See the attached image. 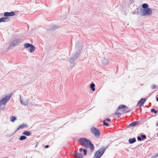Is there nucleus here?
Segmentation results:
<instances>
[{"instance_id":"obj_6","label":"nucleus","mask_w":158,"mask_h":158,"mask_svg":"<svg viewBox=\"0 0 158 158\" xmlns=\"http://www.w3.org/2000/svg\"><path fill=\"white\" fill-rule=\"evenodd\" d=\"M79 56V53L78 52H76L73 56H72L70 59V62L71 64H73L74 61Z\"/></svg>"},{"instance_id":"obj_40","label":"nucleus","mask_w":158,"mask_h":158,"mask_svg":"<svg viewBox=\"0 0 158 158\" xmlns=\"http://www.w3.org/2000/svg\"><path fill=\"white\" fill-rule=\"evenodd\" d=\"M157 156H158V153L157 154Z\"/></svg>"},{"instance_id":"obj_25","label":"nucleus","mask_w":158,"mask_h":158,"mask_svg":"<svg viewBox=\"0 0 158 158\" xmlns=\"http://www.w3.org/2000/svg\"><path fill=\"white\" fill-rule=\"evenodd\" d=\"M106 121H105V120H103V124L105 126H106L107 127L108 126H109V124L107 123H106Z\"/></svg>"},{"instance_id":"obj_23","label":"nucleus","mask_w":158,"mask_h":158,"mask_svg":"<svg viewBox=\"0 0 158 158\" xmlns=\"http://www.w3.org/2000/svg\"><path fill=\"white\" fill-rule=\"evenodd\" d=\"M10 119L11 121L14 122L16 119V117L14 116H12L10 117Z\"/></svg>"},{"instance_id":"obj_8","label":"nucleus","mask_w":158,"mask_h":158,"mask_svg":"<svg viewBox=\"0 0 158 158\" xmlns=\"http://www.w3.org/2000/svg\"><path fill=\"white\" fill-rule=\"evenodd\" d=\"M20 42V40L19 39H17L13 41L10 44V45L9 48H10L13 46H15L18 45V44Z\"/></svg>"},{"instance_id":"obj_32","label":"nucleus","mask_w":158,"mask_h":158,"mask_svg":"<svg viewBox=\"0 0 158 158\" xmlns=\"http://www.w3.org/2000/svg\"><path fill=\"white\" fill-rule=\"evenodd\" d=\"M105 121H106L109 122L110 121V119L109 118H106Z\"/></svg>"},{"instance_id":"obj_31","label":"nucleus","mask_w":158,"mask_h":158,"mask_svg":"<svg viewBox=\"0 0 158 158\" xmlns=\"http://www.w3.org/2000/svg\"><path fill=\"white\" fill-rule=\"evenodd\" d=\"M137 139H138V140L139 141H141L142 140H143L141 139V137L139 136H138L137 137Z\"/></svg>"},{"instance_id":"obj_11","label":"nucleus","mask_w":158,"mask_h":158,"mask_svg":"<svg viewBox=\"0 0 158 158\" xmlns=\"http://www.w3.org/2000/svg\"><path fill=\"white\" fill-rule=\"evenodd\" d=\"M73 155L75 158H82L83 157L82 155L79 153H73Z\"/></svg>"},{"instance_id":"obj_2","label":"nucleus","mask_w":158,"mask_h":158,"mask_svg":"<svg viewBox=\"0 0 158 158\" xmlns=\"http://www.w3.org/2000/svg\"><path fill=\"white\" fill-rule=\"evenodd\" d=\"M108 146L106 147L102 146L95 153L93 158H100L104 153Z\"/></svg>"},{"instance_id":"obj_18","label":"nucleus","mask_w":158,"mask_h":158,"mask_svg":"<svg viewBox=\"0 0 158 158\" xmlns=\"http://www.w3.org/2000/svg\"><path fill=\"white\" fill-rule=\"evenodd\" d=\"M58 27L55 25H52L51 27L49 29L51 30H54L58 28Z\"/></svg>"},{"instance_id":"obj_4","label":"nucleus","mask_w":158,"mask_h":158,"mask_svg":"<svg viewBox=\"0 0 158 158\" xmlns=\"http://www.w3.org/2000/svg\"><path fill=\"white\" fill-rule=\"evenodd\" d=\"M11 95V94L10 95H8L1 100H0V107L3 105H5V103L10 100Z\"/></svg>"},{"instance_id":"obj_9","label":"nucleus","mask_w":158,"mask_h":158,"mask_svg":"<svg viewBox=\"0 0 158 158\" xmlns=\"http://www.w3.org/2000/svg\"><path fill=\"white\" fill-rule=\"evenodd\" d=\"M4 15L5 17H7L15 15V13L13 11H11L10 12H6L4 13Z\"/></svg>"},{"instance_id":"obj_15","label":"nucleus","mask_w":158,"mask_h":158,"mask_svg":"<svg viewBox=\"0 0 158 158\" xmlns=\"http://www.w3.org/2000/svg\"><path fill=\"white\" fill-rule=\"evenodd\" d=\"M136 139L135 138L129 139L128 142L130 144H132L135 142Z\"/></svg>"},{"instance_id":"obj_27","label":"nucleus","mask_w":158,"mask_h":158,"mask_svg":"<svg viewBox=\"0 0 158 158\" xmlns=\"http://www.w3.org/2000/svg\"><path fill=\"white\" fill-rule=\"evenodd\" d=\"M83 154L85 156H86L87 154V150L86 149H83Z\"/></svg>"},{"instance_id":"obj_13","label":"nucleus","mask_w":158,"mask_h":158,"mask_svg":"<svg viewBox=\"0 0 158 158\" xmlns=\"http://www.w3.org/2000/svg\"><path fill=\"white\" fill-rule=\"evenodd\" d=\"M139 123V122L138 121H135L133 122L128 125L129 127H134L137 125Z\"/></svg>"},{"instance_id":"obj_37","label":"nucleus","mask_w":158,"mask_h":158,"mask_svg":"<svg viewBox=\"0 0 158 158\" xmlns=\"http://www.w3.org/2000/svg\"><path fill=\"white\" fill-rule=\"evenodd\" d=\"M156 100L158 102V97H156Z\"/></svg>"},{"instance_id":"obj_28","label":"nucleus","mask_w":158,"mask_h":158,"mask_svg":"<svg viewBox=\"0 0 158 158\" xmlns=\"http://www.w3.org/2000/svg\"><path fill=\"white\" fill-rule=\"evenodd\" d=\"M115 114L116 115L118 116L117 117L119 118L120 115H121V114L118 112H116L115 113Z\"/></svg>"},{"instance_id":"obj_10","label":"nucleus","mask_w":158,"mask_h":158,"mask_svg":"<svg viewBox=\"0 0 158 158\" xmlns=\"http://www.w3.org/2000/svg\"><path fill=\"white\" fill-rule=\"evenodd\" d=\"M146 100V99L145 98H141L139 101L136 106H138L139 107H141V106L145 102Z\"/></svg>"},{"instance_id":"obj_26","label":"nucleus","mask_w":158,"mask_h":158,"mask_svg":"<svg viewBox=\"0 0 158 158\" xmlns=\"http://www.w3.org/2000/svg\"><path fill=\"white\" fill-rule=\"evenodd\" d=\"M140 137L143 140L146 138V136L145 135H140Z\"/></svg>"},{"instance_id":"obj_29","label":"nucleus","mask_w":158,"mask_h":158,"mask_svg":"<svg viewBox=\"0 0 158 158\" xmlns=\"http://www.w3.org/2000/svg\"><path fill=\"white\" fill-rule=\"evenodd\" d=\"M151 112H154L155 114H156L157 113V111L156 110H155V109H151Z\"/></svg>"},{"instance_id":"obj_39","label":"nucleus","mask_w":158,"mask_h":158,"mask_svg":"<svg viewBox=\"0 0 158 158\" xmlns=\"http://www.w3.org/2000/svg\"><path fill=\"white\" fill-rule=\"evenodd\" d=\"M79 42H77L76 43V45H77V44H79Z\"/></svg>"},{"instance_id":"obj_30","label":"nucleus","mask_w":158,"mask_h":158,"mask_svg":"<svg viewBox=\"0 0 158 158\" xmlns=\"http://www.w3.org/2000/svg\"><path fill=\"white\" fill-rule=\"evenodd\" d=\"M156 87V85H155L153 84L151 85V88L152 89H154Z\"/></svg>"},{"instance_id":"obj_3","label":"nucleus","mask_w":158,"mask_h":158,"mask_svg":"<svg viewBox=\"0 0 158 158\" xmlns=\"http://www.w3.org/2000/svg\"><path fill=\"white\" fill-rule=\"evenodd\" d=\"M137 13L142 16H149L152 15V11L151 9H144L141 8L140 12L138 11Z\"/></svg>"},{"instance_id":"obj_17","label":"nucleus","mask_w":158,"mask_h":158,"mask_svg":"<svg viewBox=\"0 0 158 158\" xmlns=\"http://www.w3.org/2000/svg\"><path fill=\"white\" fill-rule=\"evenodd\" d=\"M148 4L147 3H143V4L142 5V9H150L148 7Z\"/></svg>"},{"instance_id":"obj_36","label":"nucleus","mask_w":158,"mask_h":158,"mask_svg":"<svg viewBox=\"0 0 158 158\" xmlns=\"http://www.w3.org/2000/svg\"><path fill=\"white\" fill-rule=\"evenodd\" d=\"M83 149L82 148H80V149H79V151H80V152H81V151H83Z\"/></svg>"},{"instance_id":"obj_19","label":"nucleus","mask_w":158,"mask_h":158,"mask_svg":"<svg viewBox=\"0 0 158 158\" xmlns=\"http://www.w3.org/2000/svg\"><path fill=\"white\" fill-rule=\"evenodd\" d=\"M95 85L94 83H92L91 84H90V88L91 90L93 91H94L95 90Z\"/></svg>"},{"instance_id":"obj_24","label":"nucleus","mask_w":158,"mask_h":158,"mask_svg":"<svg viewBox=\"0 0 158 158\" xmlns=\"http://www.w3.org/2000/svg\"><path fill=\"white\" fill-rule=\"evenodd\" d=\"M27 139V137L25 135H22L19 138V140H22L25 139Z\"/></svg>"},{"instance_id":"obj_16","label":"nucleus","mask_w":158,"mask_h":158,"mask_svg":"<svg viewBox=\"0 0 158 158\" xmlns=\"http://www.w3.org/2000/svg\"><path fill=\"white\" fill-rule=\"evenodd\" d=\"M23 134L27 136H29L31 135V133L28 131H25L23 133Z\"/></svg>"},{"instance_id":"obj_5","label":"nucleus","mask_w":158,"mask_h":158,"mask_svg":"<svg viewBox=\"0 0 158 158\" xmlns=\"http://www.w3.org/2000/svg\"><path fill=\"white\" fill-rule=\"evenodd\" d=\"M122 109H123V111L125 113H128L131 111L130 110L128 109V107L124 105H119L117 109V110H118Z\"/></svg>"},{"instance_id":"obj_22","label":"nucleus","mask_w":158,"mask_h":158,"mask_svg":"<svg viewBox=\"0 0 158 158\" xmlns=\"http://www.w3.org/2000/svg\"><path fill=\"white\" fill-rule=\"evenodd\" d=\"M32 45V44L29 43L25 44L24 45V48H30V47Z\"/></svg>"},{"instance_id":"obj_35","label":"nucleus","mask_w":158,"mask_h":158,"mask_svg":"<svg viewBox=\"0 0 158 158\" xmlns=\"http://www.w3.org/2000/svg\"><path fill=\"white\" fill-rule=\"evenodd\" d=\"M27 103H23V104H22V105H23L24 106H26L27 105Z\"/></svg>"},{"instance_id":"obj_1","label":"nucleus","mask_w":158,"mask_h":158,"mask_svg":"<svg viewBox=\"0 0 158 158\" xmlns=\"http://www.w3.org/2000/svg\"><path fill=\"white\" fill-rule=\"evenodd\" d=\"M79 142L81 144L83 143L84 144L83 146L85 147H89L91 150H94V145L89 140L85 138H81L79 139Z\"/></svg>"},{"instance_id":"obj_33","label":"nucleus","mask_w":158,"mask_h":158,"mask_svg":"<svg viewBox=\"0 0 158 158\" xmlns=\"http://www.w3.org/2000/svg\"><path fill=\"white\" fill-rule=\"evenodd\" d=\"M20 102L21 104H22L23 103V101L21 98V95H20Z\"/></svg>"},{"instance_id":"obj_12","label":"nucleus","mask_w":158,"mask_h":158,"mask_svg":"<svg viewBox=\"0 0 158 158\" xmlns=\"http://www.w3.org/2000/svg\"><path fill=\"white\" fill-rule=\"evenodd\" d=\"M0 20L1 23L2 22H5L9 21V19L8 17H2L0 18Z\"/></svg>"},{"instance_id":"obj_38","label":"nucleus","mask_w":158,"mask_h":158,"mask_svg":"<svg viewBox=\"0 0 158 158\" xmlns=\"http://www.w3.org/2000/svg\"><path fill=\"white\" fill-rule=\"evenodd\" d=\"M156 126L158 127V122L156 124Z\"/></svg>"},{"instance_id":"obj_34","label":"nucleus","mask_w":158,"mask_h":158,"mask_svg":"<svg viewBox=\"0 0 158 158\" xmlns=\"http://www.w3.org/2000/svg\"><path fill=\"white\" fill-rule=\"evenodd\" d=\"M49 147V145H46L45 146V148H48Z\"/></svg>"},{"instance_id":"obj_20","label":"nucleus","mask_w":158,"mask_h":158,"mask_svg":"<svg viewBox=\"0 0 158 158\" xmlns=\"http://www.w3.org/2000/svg\"><path fill=\"white\" fill-rule=\"evenodd\" d=\"M27 126V125L26 124H22L16 130V131H15V132H16V131H17L18 130H19V129H21V128H23V127H26Z\"/></svg>"},{"instance_id":"obj_21","label":"nucleus","mask_w":158,"mask_h":158,"mask_svg":"<svg viewBox=\"0 0 158 158\" xmlns=\"http://www.w3.org/2000/svg\"><path fill=\"white\" fill-rule=\"evenodd\" d=\"M31 48L30 49V52H33L35 50V47L33 45H32L30 47Z\"/></svg>"},{"instance_id":"obj_7","label":"nucleus","mask_w":158,"mask_h":158,"mask_svg":"<svg viewBox=\"0 0 158 158\" xmlns=\"http://www.w3.org/2000/svg\"><path fill=\"white\" fill-rule=\"evenodd\" d=\"M91 131L92 134L97 137H98L100 136V132L98 129L95 127H92L91 129Z\"/></svg>"},{"instance_id":"obj_14","label":"nucleus","mask_w":158,"mask_h":158,"mask_svg":"<svg viewBox=\"0 0 158 158\" xmlns=\"http://www.w3.org/2000/svg\"><path fill=\"white\" fill-rule=\"evenodd\" d=\"M109 63L108 59H104L102 60V64L103 65H106L107 64Z\"/></svg>"}]
</instances>
